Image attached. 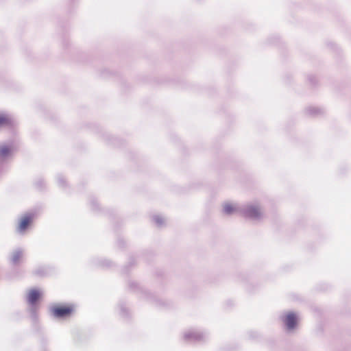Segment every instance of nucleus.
<instances>
[{
  "instance_id": "1",
  "label": "nucleus",
  "mask_w": 351,
  "mask_h": 351,
  "mask_svg": "<svg viewBox=\"0 0 351 351\" xmlns=\"http://www.w3.org/2000/svg\"><path fill=\"white\" fill-rule=\"evenodd\" d=\"M241 211L242 215L253 220H259L264 216L263 211L258 203H249L243 205Z\"/></svg>"
},
{
  "instance_id": "2",
  "label": "nucleus",
  "mask_w": 351,
  "mask_h": 351,
  "mask_svg": "<svg viewBox=\"0 0 351 351\" xmlns=\"http://www.w3.org/2000/svg\"><path fill=\"white\" fill-rule=\"evenodd\" d=\"M298 316L293 312L288 313L284 317L283 322L288 330H293L298 323Z\"/></svg>"
},
{
  "instance_id": "3",
  "label": "nucleus",
  "mask_w": 351,
  "mask_h": 351,
  "mask_svg": "<svg viewBox=\"0 0 351 351\" xmlns=\"http://www.w3.org/2000/svg\"><path fill=\"white\" fill-rule=\"evenodd\" d=\"M222 208L223 213L226 215L241 214L242 206L239 205L237 203L225 202L222 205Z\"/></svg>"
},
{
  "instance_id": "4",
  "label": "nucleus",
  "mask_w": 351,
  "mask_h": 351,
  "mask_svg": "<svg viewBox=\"0 0 351 351\" xmlns=\"http://www.w3.org/2000/svg\"><path fill=\"white\" fill-rule=\"evenodd\" d=\"M15 149L12 145H3L0 147V158L6 159L10 157Z\"/></svg>"
},
{
  "instance_id": "5",
  "label": "nucleus",
  "mask_w": 351,
  "mask_h": 351,
  "mask_svg": "<svg viewBox=\"0 0 351 351\" xmlns=\"http://www.w3.org/2000/svg\"><path fill=\"white\" fill-rule=\"evenodd\" d=\"M71 309L67 307H53L51 308L52 314L56 317H62L70 313Z\"/></svg>"
},
{
  "instance_id": "6",
  "label": "nucleus",
  "mask_w": 351,
  "mask_h": 351,
  "mask_svg": "<svg viewBox=\"0 0 351 351\" xmlns=\"http://www.w3.org/2000/svg\"><path fill=\"white\" fill-rule=\"evenodd\" d=\"M40 295L41 293L38 290L32 289L27 295V301L30 304L34 305Z\"/></svg>"
},
{
  "instance_id": "7",
  "label": "nucleus",
  "mask_w": 351,
  "mask_h": 351,
  "mask_svg": "<svg viewBox=\"0 0 351 351\" xmlns=\"http://www.w3.org/2000/svg\"><path fill=\"white\" fill-rule=\"evenodd\" d=\"M184 337L186 341H198L202 339V335L196 331L189 330L184 333Z\"/></svg>"
},
{
  "instance_id": "8",
  "label": "nucleus",
  "mask_w": 351,
  "mask_h": 351,
  "mask_svg": "<svg viewBox=\"0 0 351 351\" xmlns=\"http://www.w3.org/2000/svg\"><path fill=\"white\" fill-rule=\"evenodd\" d=\"M30 219H31V217L29 215H25L24 216L19 225V227H18V232L22 233L24 232V230L26 229V228L27 227L29 221H30Z\"/></svg>"
},
{
  "instance_id": "9",
  "label": "nucleus",
  "mask_w": 351,
  "mask_h": 351,
  "mask_svg": "<svg viewBox=\"0 0 351 351\" xmlns=\"http://www.w3.org/2000/svg\"><path fill=\"white\" fill-rule=\"evenodd\" d=\"M11 123V118L5 114H0V127L8 125Z\"/></svg>"
},
{
  "instance_id": "10",
  "label": "nucleus",
  "mask_w": 351,
  "mask_h": 351,
  "mask_svg": "<svg viewBox=\"0 0 351 351\" xmlns=\"http://www.w3.org/2000/svg\"><path fill=\"white\" fill-rule=\"evenodd\" d=\"M22 256V252L20 250L15 251L12 256V262L14 264H16L21 257Z\"/></svg>"
},
{
  "instance_id": "11",
  "label": "nucleus",
  "mask_w": 351,
  "mask_h": 351,
  "mask_svg": "<svg viewBox=\"0 0 351 351\" xmlns=\"http://www.w3.org/2000/svg\"><path fill=\"white\" fill-rule=\"evenodd\" d=\"M153 219L156 224L158 226H161L162 225H163L165 221V218L160 215H155L154 216Z\"/></svg>"
}]
</instances>
